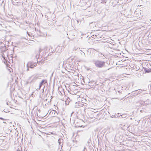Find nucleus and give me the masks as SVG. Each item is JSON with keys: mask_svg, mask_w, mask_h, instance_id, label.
Here are the masks:
<instances>
[{"mask_svg": "<svg viewBox=\"0 0 151 151\" xmlns=\"http://www.w3.org/2000/svg\"><path fill=\"white\" fill-rule=\"evenodd\" d=\"M93 63L96 68H102L104 67L105 65V62L99 60H95Z\"/></svg>", "mask_w": 151, "mask_h": 151, "instance_id": "1", "label": "nucleus"}, {"mask_svg": "<svg viewBox=\"0 0 151 151\" xmlns=\"http://www.w3.org/2000/svg\"><path fill=\"white\" fill-rule=\"evenodd\" d=\"M48 113L50 115V116H55L58 114L57 112L55 110H49L47 114Z\"/></svg>", "mask_w": 151, "mask_h": 151, "instance_id": "2", "label": "nucleus"}, {"mask_svg": "<svg viewBox=\"0 0 151 151\" xmlns=\"http://www.w3.org/2000/svg\"><path fill=\"white\" fill-rule=\"evenodd\" d=\"M37 65V63L32 61H29L27 64V65L29 66V68H33L34 67L36 66Z\"/></svg>", "mask_w": 151, "mask_h": 151, "instance_id": "3", "label": "nucleus"}, {"mask_svg": "<svg viewBox=\"0 0 151 151\" xmlns=\"http://www.w3.org/2000/svg\"><path fill=\"white\" fill-rule=\"evenodd\" d=\"M47 81L46 80H42L41 82L40 83L39 87V88L37 89H40L42 85L46 83H47Z\"/></svg>", "mask_w": 151, "mask_h": 151, "instance_id": "4", "label": "nucleus"}, {"mask_svg": "<svg viewBox=\"0 0 151 151\" xmlns=\"http://www.w3.org/2000/svg\"><path fill=\"white\" fill-rule=\"evenodd\" d=\"M4 136H0V145L4 144V142H5Z\"/></svg>", "mask_w": 151, "mask_h": 151, "instance_id": "5", "label": "nucleus"}, {"mask_svg": "<svg viewBox=\"0 0 151 151\" xmlns=\"http://www.w3.org/2000/svg\"><path fill=\"white\" fill-rule=\"evenodd\" d=\"M62 141V139H59L58 140V142L59 143V145H60L61 143V142Z\"/></svg>", "mask_w": 151, "mask_h": 151, "instance_id": "6", "label": "nucleus"}, {"mask_svg": "<svg viewBox=\"0 0 151 151\" xmlns=\"http://www.w3.org/2000/svg\"><path fill=\"white\" fill-rule=\"evenodd\" d=\"M99 56H101V57L102 56H104V55L101 53H100L99 54Z\"/></svg>", "mask_w": 151, "mask_h": 151, "instance_id": "7", "label": "nucleus"}, {"mask_svg": "<svg viewBox=\"0 0 151 151\" xmlns=\"http://www.w3.org/2000/svg\"><path fill=\"white\" fill-rule=\"evenodd\" d=\"M106 2V0H102L101 2V3H105Z\"/></svg>", "mask_w": 151, "mask_h": 151, "instance_id": "8", "label": "nucleus"}, {"mask_svg": "<svg viewBox=\"0 0 151 151\" xmlns=\"http://www.w3.org/2000/svg\"><path fill=\"white\" fill-rule=\"evenodd\" d=\"M38 78V76H35L34 78V79L36 80Z\"/></svg>", "mask_w": 151, "mask_h": 151, "instance_id": "9", "label": "nucleus"}, {"mask_svg": "<svg viewBox=\"0 0 151 151\" xmlns=\"http://www.w3.org/2000/svg\"><path fill=\"white\" fill-rule=\"evenodd\" d=\"M0 119L2 120H6V119H4L2 117H0Z\"/></svg>", "mask_w": 151, "mask_h": 151, "instance_id": "10", "label": "nucleus"}, {"mask_svg": "<svg viewBox=\"0 0 151 151\" xmlns=\"http://www.w3.org/2000/svg\"><path fill=\"white\" fill-rule=\"evenodd\" d=\"M88 86H91V83L90 82H88Z\"/></svg>", "mask_w": 151, "mask_h": 151, "instance_id": "11", "label": "nucleus"}, {"mask_svg": "<svg viewBox=\"0 0 151 151\" xmlns=\"http://www.w3.org/2000/svg\"><path fill=\"white\" fill-rule=\"evenodd\" d=\"M27 71H28L29 70V66H28L27 65Z\"/></svg>", "mask_w": 151, "mask_h": 151, "instance_id": "12", "label": "nucleus"}, {"mask_svg": "<svg viewBox=\"0 0 151 151\" xmlns=\"http://www.w3.org/2000/svg\"><path fill=\"white\" fill-rule=\"evenodd\" d=\"M78 49V48H76L75 47L73 49V50H77V49Z\"/></svg>", "mask_w": 151, "mask_h": 151, "instance_id": "13", "label": "nucleus"}, {"mask_svg": "<svg viewBox=\"0 0 151 151\" xmlns=\"http://www.w3.org/2000/svg\"><path fill=\"white\" fill-rule=\"evenodd\" d=\"M149 22L150 23H151V20H149Z\"/></svg>", "mask_w": 151, "mask_h": 151, "instance_id": "14", "label": "nucleus"}, {"mask_svg": "<svg viewBox=\"0 0 151 151\" xmlns=\"http://www.w3.org/2000/svg\"><path fill=\"white\" fill-rule=\"evenodd\" d=\"M146 71V72H147V73H148V72H149V71L148 70H147Z\"/></svg>", "mask_w": 151, "mask_h": 151, "instance_id": "15", "label": "nucleus"}, {"mask_svg": "<svg viewBox=\"0 0 151 151\" xmlns=\"http://www.w3.org/2000/svg\"><path fill=\"white\" fill-rule=\"evenodd\" d=\"M6 122H3V123H6Z\"/></svg>", "mask_w": 151, "mask_h": 151, "instance_id": "16", "label": "nucleus"}, {"mask_svg": "<svg viewBox=\"0 0 151 151\" xmlns=\"http://www.w3.org/2000/svg\"><path fill=\"white\" fill-rule=\"evenodd\" d=\"M62 91H63L64 89H62Z\"/></svg>", "mask_w": 151, "mask_h": 151, "instance_id": "17", "label": "nucleus"}, {"mask_svg": "<svg viewBox=\"0 0 151 151\" xmlns=\"http://www.w3.org/2000/svg\"><path fill=\"white\" fill-rule=\"evenodd\" d=\"M28 35L29 36H30L29 34H28Z\"/></svg>", "mask_w": 151, "mask_h": 151, "instance_id": "18", "label": "nucleus"}]
</instances>
